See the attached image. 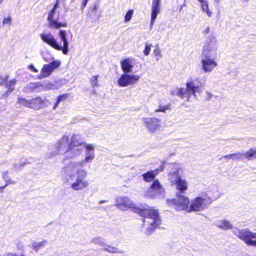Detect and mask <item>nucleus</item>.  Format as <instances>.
<instances>
[{"instance_id": "obj_1", "label": "nucleus", "mask_w": 256, "mask_h": 256, "mask_svg": "<svg viewBox=\"0 0 256 256\" xmlns=\"http://www.w3.org/2000/svg\"><path fill=\"white\" fill-rule=\"evenodd\" d=\"M84 147L86 148L84 158L78 162L70 161L61 170L64 182L70 184V187L75 191L82 190L88 186L90 182L86 179L88 172L82 168L86 164L91 163L95 158L94 146L84 144Z\"/></svg>"}, {"instance_id": "obj_2", "label": "nucleus", "mask_w": 256, "mask_h": 256, "mask_svg": "<svg viewBox=\"0 0 256 256\" xmlns=\"http://www.w3.org/2000/svg\"><path fill=\"white\" fill-rule=\"evenodd\" d=\"M116 206L121 210L130 208L135 212L143 216L144 226H146L148 232H150L152 230L160 224L159 214L157 210L152 208L142 206V208L138 207L128 196H120L116 198Z\"/></svg>"}, {"instance_id": "obj_3", "label": "nucleus", "mask_w": 256, "mask_h": 256, "mask_svg": "<svg viewBox=\"0 0 256 256\" xmlns=\"http://www.w3.org/2000/svg\"><path fill=\"white\" fill-rule=\"evenodd\" d=\"M183 170L180 164H172L168 174V180L176 186V188L182 194L186 191L188 188V182L184 178L180 177V174Z\"/></svg>"}, {"instance_id": "obj_4", "label": "nucleus", "mask_w": 256, "mask_h": 256, "mask_svg": "<svg viewBox=\"0 0 256 256\" xmlns=\"http://www.w3.org/2000/svg\"><path fill=\"white\" fill-rule=\"evenodd\" d=\"M200 92V86L194 80H190L186 82V88H177L173 90L172 94L182 99L189 101L191 96H196V93Z\"/></svg>"}, {"instance_id": "obj_5", "label": "nucleus", "mask_w": 256, "mask_h": 256, "mask_svg": "<svg viewBox=\"0 0 256 256\" xmlns=\"http://www.w3.org/2000/svg\"><path fill=\"white\" fill-rule=\"evenodd\" d=\"M170 205L173 206L177 210H186L190 212V202L188 196H183L182 194L177 193L176 198L168 200Z\"/></svg>"}, {"instance_id": "obj_6", "label": "nucleus", "mask_w": 256, "mask_h": 256, "mask_svg": "<svg viewBox=\"0 0 256 256\" xmlns=\"http://www.w3.org/2000/svg\"><path fill=\"white\" fill-rule=\"evenodd\" d=\"M234 233L247 245L256 246V232H253L248 228L236 230Z\"/></svg>"}, {"instance_id": "obj_7", "label": "nucleus", "mask_w": 256, "mask_h": 256, "mask_svg": "<svg viewBox=\"0 0 256 256\" xmlns=\"http://www.w3.org/2000/svg\"><path fill=\"white\" fill-rule=\"evenodd\" d=\"M212 202V199L206 196H197L191 200L190 203V212H197L203 210Z\"/></svg>"}, {"instance_id": "obj_8", "label": "nucleus", "mask_w": 256, "mask_h": 256, "mask_svg": "<svg viewBox=\"0 0 256 256\" xmlns=\"http://www.w3.org/2000/svg\"><path fill=\"white\" fill-rule=\"evenodd\" d=\"M140 78V75L124 72L118 79L117 84L120 87L123 88L127 87L129 86H134L138 84Z\"/></svg>"}, {"instance_id": "obj_9", "label": "nucleus", "mask_w": 256, "mask_h": 256, "mask_svg": "<svg viewBox=\"0 0 256 256\" xmlns=\"http://www.w3.org/2000/svg\"><path fill=\"white\" fill-rule=\"evenodd\" d=\"M142 120L144 126L150 133H155L161 128V120L156 117L142 118Z\"/></svg>"}, {"instance_id": "obj_10", "label": "nucleus", "mask_w": 256, "mask_h": 256, "mask_svg": "<svg viewBox=\"0 0 256 256\" xmlns=\"http://www.w3.org/2000/svg\"><path fill=\"white\" fill-rule=\"evenodd\" d=\"M164 188L158 179L154 180L148 190L145 192V196L155 198L160 195L163 196Z\"/></svg>"}, {"instance_id": "obj_11", "label": "nucleus", "mask_w": 256, "mask_h": 256, "mask_svg": "<svg viewBox=\"0 0 256 256\" xmlns=\"http://www.w3.org/2000/svg\"><path fill=\"white\" fill-rule=\"evenodd\" d=\"M57 8L53 7L48 12L47 20L48 21V26L52 28L58 29L60 27H66L67 24L66 22H61L58 21L60 14L58 12L57 18H55L56 10Z\"/></svg>"}, {"instance_id": "obj_12", "label": "nucleus", "mask_w": 256, "mask_h": 256, "mask_svg": "<svg viewBox=\"0 0 256 256\" xmlns=\"http://www.w3.org/2000/svg\"><path fill=\"white\" fill-rule=\"evenodd\" d=\"M217 49L216 40L214 38H211L206 42L202 55L214 57L217 54Z\"/></svg>"}, {"instance_id": "obj_13", "label": "nucleus", "mask_w": 256, "mask_h": 256, "mask_svg": "<svg viewBox=\"0 0 256 256\" xmlns=\"http://www.w3.org/2000/svg\"><path fill=\"white\" fill-rule=\"evenodd\" d=\"M43 42L49 45L54 49L61 50L62 45L60 44L54 36L50 32H43L40 35Z\"/></svg>"}, {"instance_id": "obj_14", "label": "nucleus", "mask_w": 256, "mask_h": 256, "mask_svg": "<svg viewBox=\"0 0 256 256\" xmlns=\"http://www.w3.org/2000/svg\"><path fill=\"white\" fill-rule=\"evenodd\" d=\"M70 144L68 142V136L64 135L60 139L55 145L54 152L61 154H64L66 156Z\"/></svg>"}, {"instance_id": "obj_15", "label": "nucleus", "mask_w": 256, "mask_h": 256, "mask_svg": "<svg viewBox=\"0 0 256 256\" xmlns=\"http://www.w3.org/2000/svg\"><path fill=\"white\" fill-rule=\"evenodd\" d=\"M202 69L205 72H212L217 66V63L214 57L202 55Z\"/></svg>"}, {"instance_id": "obj_16", "label": "nucleus", "mask_w": 256, "mask_h": 256, "mask_svg": "<svg viewBox=\"0 0 256 256\" xmlns=\"http://www.w3.org/2000/svg\"><path fill=\"white\" fill-rule=\"evenodd\" d=\"M151 20L150 26H152L160 12V0H152L151 5Z\"/></svg>"}, {"instance_id": "obj_17", "label": "nucleus", "mask_w": 256, "mask_h": 256, "mask_svg": "<svg viewBox=\"0 0 256 256\" xmlns=\"http://www.w3.org/2000/svg\"><path fill=\"white\" fill-rule=\"evenodd\" d=\"M49 102L46 98L42 99L40 97H37L31 100V108L36 110L48 106Z\"/></svg>"}, {"instance_id": "obj_18", "label": "nucleus", "mask_w": 256, "mask_h": 256, "mask_svg": "<svg viewBox=\"0 0 256 256\" xmlns=\"http://www.w3.org/2000/svg\"><path fill=\"white\" fill-rule=\"evenodd\" d=\"M121 69L124 72L130 73L134 66V62L131 58H126L120 61Z\"/></svg>"}, {"instance_id": "obj_19", "label": "nucleus", "mask_w": 256, "mask_h": 256, "mask_svg": "<svg viewBox=\"0 0 256 256\" xmlns=\"http://www.w3.org/2000/svg\"><path fill=\"white\" fill-rule=\"evenodd\" d=\"M82 150V145L76 144L70 145L68 152L66 156L69 158H72L74 157L78 156Z\"/></svg>"}, {"instance_id": "obj_20", "label": "nucleus", "mask_w": 256, "mask_h": 256, "mask_svg": "<svg viewBox=\"0 0 256 256\" xmlns=\"http://www.w3.org/2000/svg\"><path fill=\"white\" fill-rule=\"evenodd\" d=\"M58 36L61 42L63 43V46H62V49H61V50L64 54H67L68 52L69 42L66 38V32L64 30H60Z\"/></svg>"}, {"instance_id": "obj_21", "label": "nucleus", "mask_w": 256, "mask_h": 256, "mask_svg": "<svg viewBox=\"0 0 256 256\" xmlns=\"http://www.w3.org/2000/svg\"><path fill=\"white\" fill-rule=\"evenodd\" d=\"M158 174V170H153L148 171L146 173L143 174H142V176L143 178V180L145 182H150L154 179V178Z\"/></svg>"}, {"instance_id": "obj_22", "label": "nucleus", "mask_w": 256, "mask_h": 256, "mask_svg": "<svg viewBox=\"0 0 256 256\" xmlns=\"http://www.w3.org/2000/svg\"><path fill=\"white\" fill-rule=\"evenodd\" d=\"M52 72V70L46 64L43 66L40 75L38 76V78L40 80L46 78L50 76Z\"/></svg>"}, {"instance_id": "obj_23", "label": "nucleus", "mask_w": 256, "mask_h": 256, "mask_svg": "<svg viewBox=\"0 0 256 256\" xmlns=\"http://www.w3.org/2000/svg\"><path fill=\"white\" fill-rule=\"evenodd\" d=\"M47 242L46 240L40 242H33L31 247L35 252H38L41 248L44 247Z\"/></svg>"}, {"instance_id": "obj_24", "label": "nucleus", "mask_w": 256, "mask_h": 256, "mask_svg": "<svg viewBox=\"0 0 256 256\" xmlns=\"http://www.w3.org/2000/svg\"><path fill=\"white\" fill-rule=\"evenodd\" d=\"M245 152H242V153H237V154H228L225 156V158L228 159H232V160H238V159H242L244 158H245L244 153Z\"/></svg>"}, {"instance_id": "obj_25", "label": "nucleus", "mask_w": 256, "mask_h": 256, "mask_svg": "<svg viewBox=\"0 0 256 256\" xmlns=\"http://www.w3.org/2000/svg\"><path fill=\"white\" fill-rule=\"evenodd\" d=\"M16 82V80L15 79L10 80V81L6 82V87L8 88V90L6 93V96H8V93L12 92L14 90Z\"/></svg>"}, {"instance_id": "obj_26", "label": "nucleus", "mask_w": 256, "mask_h": 256, "mask_svg": "<svg viewBox=\"0 0 256 256\" xmlns=\"http://www.w3.org/2000/svg\"><path fill=\"white\" fill-rule=\"evenodd\" d=\"M245 158L248 160H251L252 158H256V148H250L244 153Z\"/></svg>"}, {"instance_id": "obj_27", "label": "nucleus", "mask_w": 256, "mask_h": 256, "mask_svg": "<svg viewBox=\"0 0 256 256\" xmlns=\"http://www.w3.org/2000/svg\"><path fill=\"white\" fill-rule=\"evenodd\" d=\"M104 249L110 253H122L123 252L122 250H120L117 248L110 246H106Z\"/></svg>"}, {"instance_id": "obj_28", "label": "nucleus", "mask_w": 256, "mask_h": 256, "mask_svg": "<svg viewBox=\"0 0 256 256\" xmlns=\"http://www.w3.org/2000/svg\"><path fill=\"white\" fill-rule=\"evenodd\" d=\"M68 98V94H64L62 95H60L56 98V102L54 103V106H53V110H56L60 102L61 101H64Z\"/></svg>"}, {"instance_id": "obj_29", "label": "nucleus", "mask_w": 256, "mask_h": 256, "mask_svg": "<svg viewBox=\"0 0 256 256\" xmlns=\"http://www.w3.org/2000/svg\"><path fill=\"white\" fill-rule=\"evenodd\" d=\"M53 72L54 70L59 68L61 64V62L59 60H54L52 62L46 64Z\"/></svg>"}, {"instance_id": "obj_30", "label": "nucleus", "mask_w": 256, "mask_h": 256, "mask_svg": "<svg viewBox=\"0 0 256 256\" xmlns=\"http://www.w3.org/2000/svg\"><path fill=\"white\" fill-rule=\"evenodd\" d=\"M18 101L20 104L31 108V100H26L24 98L20 97L18 98Z\"/></svg>"}, {"instance_id": "obj_31", "label": "nucleus", "mask_w": 256, "mask_h": 256, "mask_svg": "<svg viewBox=\"0 0 256 256\" xmlns=\"http://www.w3.org/2000/svg\"><path fill=\"white\" fill-rule=\"evenodd\" d=\"M199 2H201V8L204 12H206L208 15V16H211V12L208 10V4L206 1L204 0H198Z\"/></svg>"}, {"instance_id": "obj_32", "label": "nucleus", "mask_w": 256, "mask_h": 256, "mask_svg": "<svg viewBox=\"0 0 256 256\" xmlns=\"http://www.w3.org/2000/svg\"><path fill=\"white\" fill-rule=\"evenodd\" d=\"M91 242L95 244H98L100 246H104V242L103 239L100 236H96L93 238L91 240Z\"/></svg>"}, {"instance_id": "obj_33", "label": "nucleus", "mask_w": 256, "mask_h": 256, "mask_svg": "<svg viewBox=\"0 0 256 256\" xmlns=\"http://www.w3.org/2000/svg\"><path fill=\"white\" fill-rule=\"evenodd\" d=\"M153 54L157 61L160 60L162 57V52L158 46H156V48L153 51Z\"/></svg>"}, {"instance_id": "obj_34", "label": "nucleus", "mask_w": 256, "mask_h": 256, "mask_svg": "<svg viewBox=\"0 0 256 256\" xmlns=\"http://www.w3.org/2000/svg\"><path fill=\"white\" fill-rule=\"evenodd\" d=\"M134 12V10H130L126 12L124 18L125 22H128L131 20Z\"/></svg>"}, {"instance_id": "obj_35", "label": "nucleus", "mask_w": 256, "mask_h": 256, "mask_svg": "<svg viewBox=\"0 0 256 256\" xmlns=\"http://www.w3.org/2000/svg\"><path fill=\"white\" fill-rule=\"evenodd\" d=\"M98 76H92L90 79V84L92 87H96L98 86Z\"/></svg>"}, {"instance_id": "obj_36", "label": "nucleus", "mask_w": 256, "mask_h": 256, "mask_svg": "<svg viewBox=\"0 0 256 256\" xmlns=\"http://www.w3.org/2000/svg\"><path fill=\"white\" fill-rule=\"evenodd\" d=\"M170 110V106L168 105L159 106L158 108L155 110V112H164L166 110Z\"/></svg>"}, {"instance_id": "obj_37", "label": "nucleus", "mask_w": 256, "mask_h": 256, "mask_svg": "<svg viewBox=\"0 0 256 256\" xmlns=\"http://www.w3.org/2000/svg\"><path fill=\"white\" fill-rule=\"evenodd\" d=\"M151 46H152L151 44H146L145 48L144 50V53L145 56H147L150 54V52L151 51Z\"/></svg>"}, {"instance_id": "obj_38", "label": "nucleus", "mask_w": 256, "mask_h": 256, "mask_svg": "<svg viewBox=\"0 0 256 256\" xmlns=\"http://www.w3.org/2000/svg\"><path fill=\"white\" fill-rule=\"evenodd\" d=\"M80 144H82L78 142L77 136H73L72 137V138L71 142L70 144L72 146Z\"/></svg>"}, {"instance_id": "obj_39", "label": "nucleus", "mask_w": 256, "mask_h": 256, "mask_svg": "<svg viewBox=\"0 0 256 256\" xmlns=\"http://www.w3.org/2000/svg\"><path fill=\"white\" fill-rule=\"evenodd\" d=\"M2 24H8L9 25H11L12 24V18L10 16H8V18H4L2 21Z\"/></svg>"}, {"instance_id": "obj_40", "label": "nucleus", "mask_w": 256, "mask_h": 256, "mask_svg": "<svg viewBox=\"0 0 256 256\" xmlns=\"http://www.w3.org/2000/svg\"><path fill=\"white\" fill-rule=\"evenodd\" d=\"M38 86V83L30 82L28 85V88L30 89H35Z\"/></svg>"}, {"instance_id": "obj_41", "label": "nucleus", "mask_w": 256, "mask_h": 256, "mask_svg": "<svg viewBox=\"0 0 256 256\" xmlns=\"http://www.w3.org/2000/svg\"><path fill=\"white\" fill-rule=\"evenodd\" d=\"M2 178L6 182L8 181V172L7 171L4 172L2 173Z\"/></svg>"}, {"instance_id": "obj_42", "label": "nucleus", "mask_w": 256, "mask_h": 256, "mask_svg": "<svg viewBox=\"0 0 256 256\" xmlns=\"http://www.w3.org/2000/svg\"><path fill=\"white\" fill-rule=\"evenodd\" d=\"M7 80H8L7 76H0V85H2Z\"/></svg>"}, {"instance_id": "obj_43", "label": "nucleus", "mask_w": 256, "mask_h": 256, "mask_svg": "<svg viewBox=\"0 0 256 256\" xmlns=\"http://www.w3.org/2000/svg\"><path fill=\"white\" fill-rule=\"evenodd\" d=\"M232 228V224L228 221L225 220V230Z\"/></svg>"}, {"instance_id": "obj_44", "label": "nucleus", "mask_w": 256, "mask_h": 256, "mask_svg": "<svg viewBox=\"0 0 256 256\" xmlns=\"http://www.w3.org/2000/svg\"><path fill=\"white\" fill-rule=\"evenodd\" d=\"M29 68L34 72H38V70L32 64L29 66Z\"/></svg>"}, {"instance_id": "obj_45", "label": "nucleus", "mask_w": 256, "mask_h": 256, "mask_svg": "<svg viewBox=\"0 0 256 256\" xmlns=\"http://www.w3.org/2000/svg\"><path fill=\"white\" fill-rule=\"evenodd\" d=\"M164 170V166L161 165L158 168L156 169L155 170H158V172H162Z\"/></svg>"}, {"instance_id": "obj_46", "label": "nucleus", "mask_w": 256, "mask_h": 256, "mask_svg": "<svg viewBox=\"0 0 256 256\" xmlns=\"http://www.w3.org/2000/svg\"><path fill=\"white\" fill-rule=\"evenodd\" d=\"M60 0H56V2L55 4L54 5L53 7H54L55 8H58L59 6V4Z\"/></svg>"}, {"instance_id": "obj_47", "label": "nucleus", "mask_w": 256, "mask_h": 256, "mask_svg": "<svg viewBox=\"0 0 256 256\" xmlns=\"http://www.w3.org/2000/svg\"><path fill=\"white\" fill-rule=\"evenodd\" d=\"M6 184H8V185L9 184H15L16 182L14 180H11L10 178H8V181L6 182Z\"/></svg>"}, {"instance_id": "obj_48", "label": "nucleus", "mask_w": 256, "mask_h": 256, "mask_svg": "<svg viewBox=\"0 0 256 256\" xmlns=\"http://www.w3.org/2000/svg\"><path fill=\"white\" fill-rule=\"evenodd\" d=\"M6 256H24V255L23 254H22L20 256H17L16 254H11V253H9L7 254Z\"/></svg>"}, {"instance_id": "obj_49", "label": "nucleus", "mask_w": 256, "mask_h": 256, "mask_svg": "<svg viewBox=\"0 0 256 256\" xmlns=\"http://www.w3.org/2000/svg\"><path fill=\"white\" fill-rule=\"evenodd\" d=\"M8 186V184H6L4 186H0V189L1 190V192H3V190Z\"/></svg>"}, {"instance_id": "obj_50", "label": "nucleus", "mask_w": 256, "mask_h": 256, "mask_svg": "<svg viewBox=\"0 0 256 256\" xmlns=\"http://www.w3.org/2000/svg\"><path fill=\"white\" fill-rule=\"evenodd\" d=\"M88 0H84L82 2V5L84 7L86 6Z\"/></svg>"}, {"instance_id": "obj_51", "label": "nucleus", "mask_w": 256, "mask_h": 256, "mask_svg": "<svg viewBox=\"0 0 256 256\" xmlns=\"http://www.w3.org/2000/svg\"><path fill=\"white\" fill-rule=\"evenodd\" d=\"M217 225L218 227H220V228H222L223 226H224V222H222V224H217Z\"/></svg>"}, {"instance_id": "obj_52", "label": "nucleus", "mask_w": 256, "mask_h": 256, "mask_svg": "<svg viewBox=\"0 0 256 256\" xmlns=\"http://www.w3.org/2000/svg\"><path fill=\"white\" fill-rule=\"evenodd\" d=\"M4 0H0V4H1L3 2H4Z\"/></svg>"}, {"instance_id": "obj_53", "label": "nucleus", "mask_w": 256, "mask_h": 256, "mask_svg": "<svg viewBox=\"0 0 256 256\" xmlns=\"http://www.w3.org/2000/svg\"><path fill=\"white\" fill-rule=\"evenodd\" d=\"M228 140H227L226 141V142H228Z\"/></svg>"}, {"instance_id": "obj_54", "label": "nucleus", "mask_w": 256, "mask_h": 256, "mask_svg": "<svg viewBox=\"0 0 256 256\" xmlns=\"http://www.w3.org/2000/svg\"><path fill=\"white\" fill-rule=\"evenodd\" d=\"M216 2H218L220 0H215Z\"/></svg>"}, {"instance_id": "obj_55", "label": "nucleus", "mask_w": 256, "mask_h": 256, "mask_svg": "<svg viewBox=\"0 0 256 256\" xmlns=\"http://www.w3.org/2000/svg\"><path fill=\"white\" fill-rule=\"evenodd\" d=\"M0 192H1V190L0 189Z\"/></svg>"}]
</instances>
